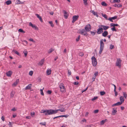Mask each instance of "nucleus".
<instances>
[{"label": "nucleus", "mask_w": 127, "mask_h": 127, "mask_svg": "<svg viewBox=\"0 0 127 127\" xmlns=\"http://www.w3.org/2000/svg\"><path fill=\"white\" fill-rule=\"evenodd\" d=\"M41 113H44L45 116L54 114L58 112V110L53 109L49 110H42L41 112Z\"/></svg>", "instance_id": "1"}, {"label": "nucleus", "mask_w": 127, "mask_h": 127, "mask_svg": "<svg viewBox=\"0 0 127 127\" xmlns=\"http://www.w3.org/2000/svg\"><path fill=\"white\" fill-rule=\"evenodd\" d=\"M92 60L93 65L95 66L97 64L96 59L94 56H93L92 58Z\"/></svg>", "instance_id": "2"}, {"label": "nucleus", "mask_w": 127, "mask_h": 127, "mask_svg": "<svg viewBox=\"0 0 127 127\" xmlns=\"http://www.w3.org/2000/svg\"><path fill=\"white\" fill-rule=\"evenodd\" d=\"M116 65L120 68L121 65L122 60L120 58L117 59Z\"/></svg>", "instance_id": "3"}, {"label": "nucleus", "mask_w": 127, "mask_h": 127, "mask_svg": "<svg viewBox=\"0 0 127 127\" xmlns=\"http://www.w3.org/2000/svg\"><path fill=\"white\" fill-rule=\"evenodd\" d=\"M79 33L85 36H87L88 35V34L87 33V31L84 29L80 30Z\"/></svg>", "instance_id": "4"}, {"label": "nucleus", "mask_w": 127, "mask_h": 127, "mask_svg": "<svg viewBox=\"0 0 127 127\" xmlns=\"http://www.w3.org/2000/svg\"><path fill=\"white\" fill-rule=\"evenodd\" d=\"M59 87L61 92H63L65 91V87L64 86V84L63 83H61L59 85Z\"/></svg>", "instance_id": "5"}, {"label": "nucleus", "mask_w": 127, "mask_h": 127, "mask_svg": "<svg viewBox=\"0 0 127 127\" xmlns=\"http://www.w3.org/2000/svg\"><path fill=\"white\" fill-rule=\"evenodd\" d=\"M103 29L102 27H99L97 29V33L98 34H99L103 32Z\"/></svg>", "instance_id": "6"}, {"label": "nucleus", "mask_w": 127, "mask_h": 127, "mask_svg": "<svg viewBox=\"0 0 127 127\" xmlns=\"http://www.w3.org/2000/svg\"><path fill=\"white\" fill-rule=\"evenodd\" d=\"M29 26H31L32 28L34 29L35 30H38V28L34 25L31 22L29 23Z\"/></svg>", "instance_id": "7"}, {"label": "nucleus", "mask_w": 127, "mask_h": 127, "mask_svg": "<svg viewBox=\"0 0 127 127\" xmlns=\"http://www.w3.org/2000/svg\"><path fill=\"white\" fill-rule=\"evenodd\" d=\"M85 30L87 32L90 31L91 29V26L90 24H88L85 27Z\"/></svg>", "instance_id": "8"}, {"label": "nucleus", "mask_w": 127, "mask_h": 127, "mask_svg": "<svg viewBox=\"0 0 127 127\" xmlns=\"http://www.w3.org/2000/svg\"><path fill=\"white\" fill-rule=\"evenodd\" d=\"M79 16L78 15H75L72 17L73 20L72 21V23H74L78 19Z\"/></svg>", "instance_id": "9"}, {"label": "nucleus", "mask_w": 127, "mask_h": 127, "mask_svg": "<svg viewBox=\"0 0 127 127\" xmlns=\"http://www.w3.org/2000/svg\"><path fill=\"white\" fill-rule=\"evenodd\" d=\"M64 13V16L65 18L66 19H67L69 16L67 12L65 11L64 10L63 11Z\"/></svg>", "instance_id": "10"}, {"label": "nucleus", "mask_w": 127, "mask_h": 127, "mask_svg": "<svg viewBox=\"0 0 127 127\" xmlns=\"http://www.w3.org/2000/svg\"><path fill=\"white\" fill-rule=\"evenodd\" d=\"M13 73L12 71L11 70H9L6 72V76L8 77H10Z\"/></svg>", "instance_id": "11"}, {"label": "nucleus", "mask_w": 127, "mask_h": 127, "mask_svg": "<svg viewBox=\"0 0 127 127\" xmlns=\"http://www.w3.org/2000/svg\"><path fill=\"white\" fill-rule=\"evenodd\" d=\"M100 27H102L103 28V30H107L109 28V27L108 26H104L103 25H101Z\"/></svg>", "instance_id": "12"}, {"label": "nucleus", "mask_w": 127, "mask_h": 127, "mask_svg": "<svg viewBox=\"0 0 127 127\" xmlns=\"http://www.w3.org/2000/svg\"><path fill=\"white\" fill-rule=\"evenodd\" d=\"M108 32L107 31H104L102 33V36L104 37H106L108 34Z\"/></svg>", "instance_id": "13"}, {"label": "nucleus", "mask_w": 127, "mask_h": 127, "mask_svg": "<svg viewBox=\"0 0 127 127\" xmlns=\"http://www.w3.org/2000/svg\"><path fill=\"white\" fill-rule=\"evenodd\" d=\"M103 39H101L100 40V47L101 48H104V44L103 42L102 41Z\"/></svg>", "instance_id": "14"}, {"label": "nucleus", "mask_w": 127, "mask_h": 127, "mask_svg": "<svg viewBox=\"0 0 127 127\" xmlns=\"http://www.w3.org/2000/svg\"><path fill=\"white\" fill-rule=\"evenodd\" d=\"M113 110L112 111V114L113 115H115L116 113L117 112V111L116 110V108L115 109V108H112Z\"/></svg>", "instance_id": "15"}, {"label": "nucleus", "mask_w": 127, "mask_h": 127, "mask_svg": "<svg viewBox=\"0 0 127 127\" xmlns=\"http://www.w3.org/2000/svg\"><path fill=\"white\" fill-rule=\"evenodd\" d=\"M113 6L115 7L118 8L121 7L122 6V5L118 3L117 4H114Z\"/></svg>", "instance_id": "16"}, {"label": "nucleus", "mask_w": 127, "mask_h": 127, "mask_svg": "<svg viewBox=\"0 0 127 127\" xmlns=\"http://www.w3.org/2000/svg\"><path fill=\"white\" fill-rule=\"evenodd\" d=\"M121 102H118L117 103L112 104V107H113L115 106H118L119 105H120L122 104Z\"/></svg>", "instance_id": "17"}, {"label": "nucleus", "mask_w": 127, "mask_h": 127, "mask_svg": "<svg viewBox=\"0 0 127 127\" xmlns=\"http://www.w3.org/2000/svg\"><path fill=\"white\" fill-rule=\"evenodd\" d=\"M19 79H17L16 80V81L12 85L14 86H16V85L18 84V83L19 82Z\"/></svg>", "instance_id": "18"}, {"label": "nucleus", "mask_w": 127, "mask_h": 127, "mask_svg": "<svg viewBox=\"0 0 127 127\" xmlns=\"http://www.w3.org/2000/svg\"><path fill=\"white\" fill-rule=\"evenodd\" d=\"M111 27H115V26H118L119 27H120V26L117 24H115L113 23H111L110 24Z\"/></svg>", "instance_id": "19"}, {"label": "nucleus", "mask_w": 127, "mask_h": 127, "mask_svg": "<svg viewBox=\"0 0 127 127\" xmlns=\"http://www.w3.org/2000/svg\"><path fill=\"white\" fill-rule=\"evenodd\" d=\"M23 2L21 1L20 0H17L16 2V4H19L23 3Z\"/></svg>", "instance_id": "20"}, {"label": "nucleus", "mask_w": 127, "mask_h": 127, "mask_svg": "<svg viewBox=\"0 0 127 127\" xmlns=\"http://www.w3.org/2000/svg\"><path fill=\"white\" fill-rule=\"evenodd\" d=\"M35 15L40 20L41 22H43V21L41 17L38 14H36Z\"/></svg>", "instance_id": "21"}, {"label": "nucleus", "mask_w": 127, "mask_h": 127, "mask_svg": "<svg viewBox=\"0 0 127 127\" xmlns=\"http://www.w3.org/2000/svg\"><path fill=\"white\" fill-rule=\"evenodd\" d=\"M107 121V119H105V120H102L100 122V125H103L104 123H105Z\"/></svg>", "instance_id": "22"}, {"label": "nucleus", "mask_w": 127, "mask_h": 127, "mask_svg": "<svg viewBox=\"0 0 127 127\" xmlns=\"http://www.w3.org/2000/svg\"><path fill=\"white\" fill-rule=\"evenodd\" d=\"M31 85H32L31 84L28 85V86L25 88V89L26 90L28 89H30L31 88Z\"/></svg>", "instance_id": "23"}, {"label": "nucleus", "mask_w": 127, "mask_h": 127, "mask_svg": "<svg viewBox=\"0 0 127 127\" xmlns=\"http://www.w3.org/2000/svg\"><path fill=\"white\" fill-rule=\"evenodd\" d=\"M120 100L121 101L120 102L122 103L121 104H122L124 101V98L122 96H121L120 97Z\"/></svg>", "instance_id": "24"}, {"label": "nucleus", "mask_w": 127, "mask_h": 127, "mask_svg": "<svg viewBox=\"0 0 127 127\" xmlns=\"http://www.w3.org/2000/svg\"><path fill=\"white\" fill-rule=\"evenodd\" d=\"M46 72L47 74L48 75H49L51 73V70L50 69L47 70V71Z\"/></svg>", "instance_id": "25"}, {"label": "nucleus", "mask_w": 127, "mask_h": 127, "mask_svg": "<svg viewBox=\"0 0 127 127\" xmlns=\"http://www.w3.org/2000/svg\"><path fill=\"white\" fill-rule=\"evenodd\" d=\"M91 12L94 15L96 16L97 17H98V15L97 14V12H95L94 10H93Z\"/></svg>", "instance_id": "26"}, {"label": "nucleus", "mask_w": 127, "mask_h": 127, "mask_svg": "<svg viewBox=\"0 0 127 127\" xmlns=\"http://www.w3.org/2000/svg\"><path fill=\"white\" fill-rule=\"evenodd\" d=\"M44 62V59H42L39 63V64L42 65L43 64Z\"/></svg>", "instance_id": "27"}, {"label": "nucleus", "mask_w": 127, "mask_h": 127, "mask_svg": "<svg viewBox=\"0 0 127 127\" xmlns=\"http://www.w3.org/2000/svg\"><path fill=\"white\" fill-rule=\"evenodd\" d=\"M11 1L10 0H8L6 2V3L7 5H9L11 3Z\"/></svg>", "instance_id": "28"}, {"label": "nucleus", "mask_w": 127, "mask_h": 127, "mask_svg": "<svg viewBox=\"0 0 127 127\" xmlns=\"http://www.w3.org/2000/svg\"><path fill=\"white\" fill-rule=\"evenodd\" d=\"M12 51H13V52H14L16 54H17L18 56H20V55L18 51H16L14 50H13Z\"/></svg>", "instance_id": "29"}, {"label": "nucleus", "mask_w": 127, "mask_h": 127, "mask_svg": "<svg viewBox=\"0 0 127 127\" xmlns=\"http://www.w3.org/2000/svg\"><path fill=\"white\" fill-rule=\"evenodd\" d=\"M102 5L104 6H106L107 5V4L104 1H102L101 3Z\"/></svg>", "instance_id": "30"}, {"label": "nucleus", "mask_w": 127, "mask_h": 127, "mask_svg": "<svg viewBox=\"0 0 127 127\" xmlns=\"http://www.w3.org/2000/svg\"><path fill=\"white\" fill-rule=\"evenodd\" d=\"M105 92L104 91H101L100 92V95H103L105 94Z\"/></svg>", "instance_id": "31"}, {"label": "nucleus", "mask_w": 127, "mask_h": 127, "mask_svg": "<svg viewBox=\"0 0 127 127\" xmlns=\"http://www.w3.org/2000/svg\"><path fill=\"white\" fill-rule=\"evenodd\" d=\"M123 95L126 98V97L127 96V95L126 93V92H123Z\"/></svg>", "instance_id": "32"}, {"label": "nucleus", "mask_w": 127, "mask_h": 127, "mask_svg": "<svg viewBox=\"0 0 127 127\" xmlns=\"http://www.w3.org/2000/svg\"><path fill=\"white\" fill-rule=\"evenodd\" d=\"M104 48L100 47V50L99 52V54H101Z\"/></svg>", "instance_id": "33"}, {"label": "nucleus", "mask_w": 127, "mask_h": 127, "mask_svg": "<svg viewBox=\"0 0 127 127\" xmlns=\"http://www.w3.org/2000/svg\"><path fill=\"white\" fill-rule=\"evenodd\" d=\"M49 23L50 24L51 26L52 27H54V25L52 21H51L49 22Z\"/></svg>", "instance_id": "34"}, {"label": "nucleus", "mask_w": 127, "mask_h": 127, "mask_svg": "<svg viewBox=\"0 0 127 127\" xmlns=\"http://www.w3.org/2000/svg\"><path fill=\"white\" fill-rule=\"evenodd\" d=\"M18 31L19 32H23L24 33L25 32V31H24L22 29H19L18 30Z\"/></svg>", "instance_id": "35"}, {"label": "nucleus", "mask_w": 127, "mask_h": 127, "mask_svg": "<svg viewBox=\"0 0 127 127\" xmlns=\"http://www.w3.org/2000/svg\"><path fill=\"white\" fill-rule=\"evenodd\" d=\"M54 50H53L52 48H51L49 50V51L48 52V53H50L52 52V51Z\"/></svg>", "instance_id": "36"}, {"label": "nucleus", "mask_w": 127, "mask_h": 127, "mask_svg": "<svg viewBox=\"0 0 127 127\" xmlns=\"http://www.w3.org/2000/svg\"><path fill=\"white\" fill-rule=\"evenodd\" d=\"M83 0L84 1V4L85 5H87L88 3L87 2V1L88 0Z\"/></svg>", "instance_id": "37"}, {"label": "nucleus", "mask_w": 127, "mask_h": 127, "mask_svg": "<svg viewBox=\"0 0 127 127\" xmlns=\"http://www.w3.org/2000/svg\"><path fill=\"white\" fill-rule=\"evenodd\" d=\"M23 53L24 54L25 56L26 57L27 56L28 53V52L27 51H23Z\"/></svg>", "instance_id": "38"}, {"label": "nucleus", "mask_w": 127, "mask_h": 127, "mask_svg": "<svg viewBox=\"0 0 127 127\" xmlns=\"http://www.w3.org/2000/svg\"><path fill=\"white\" fill-rule=\"evenodd\" d=\"M68 116V115H62L60 116V117H65V118H67Z\"/></svg>", "instance_id": "39"}, {"label": "nucleus", "mask_w": 127, "mask_h": 127, "mask_svg": "<svg viewBox=\"0 0 127 127\" xmlns=\"http://www.w3.org/2000/svg\"><path fill=\"white\" fill-rule=\"evenodd\" d=\"M117 18V16H114L111 17V18L112 19V20H115Z\"/></svg>", "instance_id": "40"}, {"label": "nucleus", "mask_w": 127, "mask_h": 127, "mask_svg": "<svg viewBox=\"0 0 127 127\" xmlns=\"http://www.w3.org/2000/svg\"><path fill=\"white\" fill-rule=\"evenodd\" d=\"M114 48V46L112 44H110V49H112Z\"/></svg>", "instance_id": "41"}, {"label": "nucleus", "mask_w": 127, "mask_h": 127, "mask_svg": "<svg viewBox=\"0 0 127 127\" xmlns=\"http://www.w3.org/2000/svg\"><path fill=\"white\" fill-rule=\"evenodd\" d=\"M80 35H79L78 37L76 39V41L77 42L78 41L80 40Z\"/></svg>", "instance_id": "42"}, {"label": "nucleus", "mask_w": 127, "mask_h": 127, "mask_svg": "<svg viewBox=\"0 0 127 127\" xmlns=\"http://www.w3.org/2000/svg\"><path fill=\"white\" fill-rule=\"evenodd\" d=\"M44 88H43V89H40V92H41V94L42 95H44V94L43 92V89H44Z\"/></svg>", "instance_id": "43"}, {"label": "nucleus", "mask_w": 127, "mask_h": 127, "mask_svg": "<svg viewBox=\"0 0 127 127\" xmlns=\"http://www.w3.org/2000/svg\"><path fill=\"white\" fill-rule=\"evenodd\" d=\"M39 124L42 125H44V126H45L46 125V123L45 122H44V123H40Z\"/></svg>", "instance_id": "44"}, {"label": "nucleus", "mask_w": 127, "mask_h": 127, "mask_svg": "<svg viewBox=\"0 0 127 127\" xmlns=\"http://www.w3.org/2000/svg\"><path fill=\"white\" fill-rule=\"evenodd\" d=\"M32 117H33V115L35 114V113L34 112H31L30 113Z\"/></svg>", "instance_id": "45"}, {"label": "nucleus", "mask_w": 127, "mask_h": 127, "mask_svg": "<svg viewBox=\"0 0 127 127\" xmlns=\"http://www.w3.org/2000/svg\"><path fill=\"white\" fill-rule=\"evenodd\" d=\"M102 15L104 18H105L106 19H107V15L105 14H102Z\"/></svg>", "instance_id": "46"}, {"label": "nucleus", "mask_w": 127, "mask_h": 127, "mask_svg": "<svg viewBox=\"0 0 127 127\" xmlns=\"http://www.w3.org/2000/svg\"><path fill=\"white\" fill-rule=\"evenodd\" d=\"M111 30L113 31H115V32L117 31L115 27H113L112 28H111Z\"/></svg>", "instance_id": "47"}, {"label": "nucleus", "mask_w": 127, "mask_h": 127, "mask_svg": "<svg viewBox=\"0 0 127 127\" xmlns=\"http://www.w3.org/2000/svg\"><path fill=\"white\" fill-rule=\"evenodd\" d=\"M79 54L80 56H83L84 55L83 53L82 52L79 53Z\"/></svg>", "instance_id": "48"}, {"label": "nucleus", "mask_w": 127, "mask_h": 127, "mask_svg": "<svg viewBox=\"0 0 127 127\" xmlns=\"http://www.w3.org/2000/svg\"><path fill=\"white\" fill-rule=\"evenodd\" d=\"M33 72L32 71H30L29 72V75L31 76H32L33 74Z\"/></svg>", "instance_id": "49"}, {"label": "nucleus", "mask_w": 127, "mask_h": 127, "mask_svg": "<svg viewBox=\"0 0 127 127\" xmlns=\"http://www.w3.org/2000/svg\"><path fill=\"white\" fill-rule=\"evenodd\" d=\"M57 110H58V111H60L62 112H64L65 111V110H63L62 109H59Z\"/></svg>", "instance_id": "50"}, {"label": "nucleus", "mask_w": 127, "mask_h": 127, "mask_svg": "<svg viewBox=\"0 0 127 127\" xmlns=\"http://www.w3.org/2000/svg\"><path fill=\"white\" fill-rule=\"evenodd\" d=\"M47 93L48 94H50L52 93V91L51 90H48L47 91Z\"/></svg>", "instance_id": "51"}, {"label": "nucleus", "mask_w": 127, "mask_h": 127, "mask_svg": "<svg viewBox=\"0 0 127 127\" xmlns=\"http://www.w3.org/2000/svg\"><path fill=\"white\" fill-rule=\"evenodd\" d=\"M98 97L97 96L95 97L94 98H92V101H94Z\"/></svg>", "instance_id": "52"}, {"label": "nucleus", "mask_w": 127, "mask_h": 127, "mask_svg": "<svg viewBox=\"0 0 127 127\" xmlns=\"http://www.w3.org/2000/svg\"><path fill=\"white\" fill-rule=\"evenodd\" d=\"M98 74V72L97 71L95 72L94 74L95 77H96V76H97Z\"/></svg>", "instance_id": "53"}, {"label": "nucleus", "mask_w": 127, "mask_h": 127, "mask_svg": "<svg viewBox=\"0 0 127 127\" xmlns=\"http://www.w3.org/2000/svg\"><path fill=\"white\" fill-rule=\"evenodd\" d=\"M99 111L98 110V109H96L94 111V113H97Z\"/></svg>", "instance_id": "54"}, {"label": "nucleus", "mask_w": 127, "mask_h": 127, "mask_svg": "<svg viewBox=\"0 0 127 127\" xmlns=\"http://www.w3.org/2000/svg\"><path fill=\"white\" fill-rule=\"evenodd\" d=\"M90 32L91 33V34L93 35H94L95 34V33L94 32L91 31Z\"/></svg>", "instance_id": "55"}, {"label": "nucleus", "mask_w": 127, "mask_h": 127, "mask_svg": "<svg viewBox=\"0 0 127 127\" xmlns=\"http://www.w3.org/2000/svg\"><path fill=\"white\" fill-rule=\"evenodd\" d=\"M68 74L69 75H70L71 74V71H69L68 69Z\"/></svg>", "instance_id": "56"}, {"label": "nucleus", "mask_w": 127, "mask_h": 127, "mask_svg": "<svg viewBox=\"0 0 127 127\" xmlns=\"http://www.w3.org/2000/svg\"><path fill=\"white\" fill-rule=\"evenodd\" d=\"M78 83H78V82L77 81H76V82H75L73 83V84L75 85H78Z\"/></svg>", "instance_id": "57"}, {"label": "nucleus", "mask_w": 127, "mask_h": 127, "mask_svg": "<svg viewBox=\"0 0 127 127\" xmlns=\"http://www.w3.org/2000/svg\"><path fill=\"white\" fill-rule=\"evenodd\" d=\"M111 17H110L108 19L111 22H113V21L112 20V19L111 18Z\"/></svg>", "instance_id": "58"}, {"label": "nucleus", "mask_w": 127, "mask_h": 127, "mask_svg": "<svg viewBox=\"0 0 127 127\" xmlns=\"http://www.w3.org/2000/svg\"><path fill=\"white\" fill-rule=\"evenodd\" d=\"M11 110L13 111H16V110L15 107H13L11 109Z\"/></svg>", "instance_id": "59"}, {"label": "nucleus", "mask_w": 127, "mask_h": 127, "mask_svg": "<svg viewBox=\"0 0 127 127\" xmlns=\"http://www.w3.org/2000/svg\"><path fill=\"white\" fill-rule=\"evenodd\" d=\"M23 42H24L25 44H27V41L25 40H24L23 41Z\"/></svg>", "instance_id": "60"}, {"label": "nucleus", "mask_w": 127, "mask_h": 127, "mask_svg": "<svg viewBox=\"0 0 127 127\" xmlns=\"http://www.w3.org/2000/svg\"><path fill=\"white\" fill-rule=\"evenodd\" d=\"M1 119L2 120L4 121V117L3 116H2L1 117Z\"/></svg>", "instance_id": "61"}, {"label": "nucleus", "mask_w": 127, "mask_h": 127, "mask_svg": "<svg viewBox=\"0 0 127 127\" xmlns=\"http://www.w3.org/2000/svg\"><path fill=\"white\" fill-rule=\"evenodd\" d=\"M115 0H110V2H114L115 3Z\"/></svg>", "instance_id": "62"}, {"label": "nucleus", "mask_w": 127, "mask_h": 127, "mask_svg": "<svg viewBox=\"0 0 127 127\" xmlns=\"http://www.w3.org/2000/svg\"><path fill=\"white\" fill-rule=\"evenodd\" d=\"M14 96V95L13 94L12 92H11V97H13Z\"/></svg>", "instance_id": "63"}, {"label": "nucleus", "mask_w": 127, "mask_h": 127, "mask_svg": "<svg viewBox=\"0 0 127 127\" xmlns=\"http://www.w3.org/2000/svg\"><path fill=\"white\" fill-rule=\"evenodd\" d=\"M120 1V0H115V2H116L117 3H119Z\"/></svg>", "instance_id": "64"}]
</instances>
